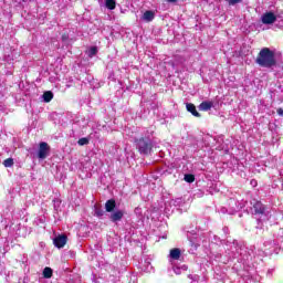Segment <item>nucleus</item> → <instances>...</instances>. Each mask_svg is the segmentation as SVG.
Instances as JSON below:
<instances>
[{
  "mask_svg": "<svg viewBox=\"0 0 283 283\" xmlns=\"http://www.w3.org/2000/svg\"><path fill=\"white\" fill-rule=\"evenodd\" d=\"M255 64L260 65V67H275V65H277V60H275V52L269 48L261 49L256 55Z\"/></svg>",
  "mask_w": 283,
  "mask_h": 283,
  "instance_id": "1",
  "label": "nucleus"
},
{
  "mask_svg": "<svg viewBox=\"0 0 283 283\" xmlns=\"http://www.w3.org/2000/svg\"><path fill=\"white\" fill-rule=\"evenodd\" d=\"M135 143L137 145L139 154H143L144 156H149V154H151V149H154V144L151 143V139L140 137L139 139H135Z\"/></svg>",
  "mask_w": 283,
  "mask_h": 283,
  "instance_id": "2",
  "label": "nucleus"
},
{
  "mask_svg": "<svg viewBox=\"0 0 283 283\" xmlns=\"http://www.w3.org/2000/svg\"><path fill=\"white\" fill-rule=\"evenodd\" d=\"M50 155V145L45 142H41L39 145V150H38V158L41 160H45L48 156Z\"/></svg>",
  "mask_w": 283,
  "mask_h": 283,
  "instance_id": "3",
  "label": "nucleus"
},
{
  "mask_svg": "<svg viewBox=\"0 0 283 283\" xmlns=\"http://www.w3.org/2000/svg\"><path fill=\"white\" fill-rule=\"evenodd\" d=\"M275 21H277V15L271 11L262 15V23H264V25H271L275 23Z\"/></svg>",
  "mask_w": 283,
  "mask_h": 283,
  "instance_id": "4",
  "label": "nucleus"
},
{
  "mask_svg": "<svg viewBox=\"0 0 283 283\" xmlns=\"http://www.w3.org/2000/svg\"><path fill=\"white\" fill-rule=\"evenodd\" d=\"M53 244L56 249H63L65 244H67V235L66 234H59L53 239Z\"/></svg>",
  "mask_w": 283,
  "mask_h": 283,
  "instance_id": "5",
  "label": "nucleus"
},
{
  "mask_svg": "<svg viewBox=\"0 0 283 283\" xmlns=\"http://www.w3.org/2000/svg\"><path fill=\"white\" fill-rule=\"evenodd\" d=\"M255 216H264L266 207L261 201H255L253 205Z\"/></svg>",
  "mask_w": 283,
  "mask_h": 283,
  "instance_id": "6",
  "label": "nucleus"
},
{
  "mask_svg": "<svg viewBox=\"0 0 283 283\" xmlns=\"http://www.w3.org/2000/svg\"><path fill=\"white\" fill-rule=\"evenodd\" d=\"M125 216V211L123 210H116L109 216L111 222H120L123 220V217Z\"/></svg>",
  "mask_w": 283,
  "mask_h": 283,
  "instance_id": "7",
  "label": "nucleus"
},
{
  "mask_svg": "<svg viewBox=\"0 0 283 283\" xmlns=\"http://www.w3.org/2000/svg\"><path fill=\"white\" fill-rule=\"evenodd\" d=\"M213 108V102L211 101H203L198 106L199 112H209Z\"/></svg>",
  "mask_w": 283,
  "mask_h": 283,
  "instance_id": "8",
  "label": "nucleus"
},
{
  "mask_svg": "<svg viewBox=\"0 0 283 283\" xmlns=\"http://www.w3.org/2000/svg\"><path fill=\"white\" fill-rule=\"evenodd\" d=\"M186 109L187 112H189L190 114H192V116H195V118H200L202 115L198 112V109L196 108V105L192 103H187L186 104Z\"/></svg>",
  "mask_w": 283,
  "mask_h": 283,
  "instance_id": "9",
  "label": "nucleus"
},
{
  "mask_svg": "<svg viewBox=\"0 0 283 283\" xmlns=\"http://www.w3.org/2000/svg\"><path fill=\"white\" fill-rule=\"evenodd\" d=\"M114 209H116V200L109 199L105 202V211L107 213H113Z\"/></svg>",
  "mask_w": 283,
  "mask_h": 283,
  "instance_id": "10",
  "label": "nucleus"
},
{
  "mask_svg": "<svg viewBox=\"0 0 283 283\" xmlns=\"http://www.w3.org/2000/svg\"><path fill=\"white\" fill-rule=\"evenodd\" d=\"M143 19L144 21H147V23H150V21L156 19V13L151 10H147L144 12Z\"/></svg>",
  "mask_w": 283,
  "mask_h": 283,
  "instance_id": "11",
  "label": "nucleus"
},
{
  "mask_svg": "<svg viewBox=\"0 0 283 283\" xmlns=\"http://www.w3.org/2000/svg\"><path fill=\"white\" fill-rule=\"evenodd\" d=\"M180 255H181L180 249L174 248L170 250L171 260H180Z\"/></svg>",
  "mask_w": 283,
  "mask_h": 283,
  "instance_id": "12",
  "label": "nucleus"
},
{
  "mask_svg": "<svg viewBox=\"0 0 283 283\" xmlns=\"http://www.w3.org/2000/svg\"><path fill=\"white\" fill-rule=\"evenodd\" d=\"M52 98H54V93H52V91H46L43 93L44 103H50Z\"/></svg>",
  "mask_w": 283,
  "mask_h": 283,
  "instance_id": "13",
  "label": "nucleus"
},
{
  "mask_svg": "<svg viewBox=\"0 0 283 283\" xmlns=\"http://www.w3.org/2000/svg\"><path fill=\"white\" fill-rule=\"evenodd\" d=\"M54 271L52 270V268H44L42 275L43 277H45L46 280H50V277H52Z\"/></svg>",
  "mask_w": 283,
  "mask_h": 283,
  "instance_id": "14",
  "label": "nucleus"
},
{
  "mask_svg": "<svg viewBox=\"0 0 283 283\" xmlns=\"http://www.w3.org/2000/svg\"><path fill=\"white\" fill-rule=\"evenodd\" d=\"M107 10H116V0H105Z\"/></svg>",
  "mask_w": 283,
  "mask_h": 283,
  "instance_id": "15",
  "label": "nucleus"
},
{
  "mask_svg": "<svg viewBox=\"0 0 283 283\" xmlns=\"http://www.w3.org/2000/svg\"><path fill=\"white\" fill-rule=\"evenodd\" d=\"M184 180L186 181V182H196V176H193V175H191V174H187V175H185V177H184Z\"/></svg>",
  "mask_w": 283,
  "mask_h": 283,
  "instance_id": "16",
  "label": "nucleus"
},
{
  "mask_svg": "<svg viewBox=\"0 0 283 283\" xmlns=\"http://www.w3.org/2000/svg\"><path fill=\"white\" fill-rule=\"evenodd\" d=\"M77 145H80V147H83L84 145H90V139L87 137H82L77 140Z\"/></svg>",
  "mask_w": 283,
  "mask_h": 283,
  "instance_id": "17",
  "label": "nucleus"
},
{
  "mask_svg": "<svg viewBox=\"0 0 283 283\" xmlns=\"http://www.w3.org/2000/svg\"><path fill=\"white\" fill-rule=\"evenodd\" d=\"M96 54H98V48L92 46V48L88 50V56L92 59V56H96Z\"/></svg>",
  "mask_w": 283,
  "mask_h": 283,
  "instance_id": "18",
  "label": "nucleus"
},
{
  "mask_svg": "<svg viewBox=\"0 0 283 283\" xmlns=\"http://www.w3.org/2000/svg\"><path fill=\"white\" fill-rule=\"evenodd\" d=\"M3 165H4V167H13V166H14V159H13L12 157L7 158V159L3 161Z\"/></svg>",
  "mask_w": 283,
  "mask_h": 283,
  "instance_id": "19",
  "label": "nucleus"
},
{
  "mask_svg": "<svg viewBox=\"0 0 283 283\" xmlns=\"http://www.w3.org/2000/svg\"><path fill=\"white\" fill-rule=\"evenodd\" d=\"M95 216H97V218H103V216H105V211L103 209H96Z\"/></svg>",
  "mask_w": 283,
  "mask_h": 283,
  "instance_id": "20",
  "label": "nucleus"
},
{
  "mask_svg": "<svg viewBox=\"0 0 283 283\" xmlns=\"http://www.w3.org/2000/svg\"><path fill=\"white\" fill-rule=\"evenodd\" d=\"M235 3H242V0H229V6H235Z\"/></svg>",
  "mask_w": 283,
  "mask_h": 283,
  "instance_id": "21",
  "label": "nucleus"
},
{
  "mask_svg": "<svg viewBox=\"0 0 283 283\" xmlns=\"http://www.w3.org/2000/svg\"><path fill=\"white\" fill-rule=\"evenodd\" d=\"M276 113L279 114V116H283V108H277Z\"/></svg>",
  "mask_w": 283,
  "mask_h": 283,
  "instance_id": "22",
  "label": "nucleus"
},
{
  "mask_svg": "<svg viewBox=\"0 0 283 283\" xmlns=\"http://www.w3.org/2000/svg\"><path fill=\"white\" fill-rule=\"evenodd\" d=\"M62 41H67V34L62 35Z\"/></svg>",
  "mask_w": 283,
  "mask_h": 283,
  "instance_id": "23",
  "label": "nucleus"
},
{
  "mask_svg": "<svg viewBox=\"0 0 283 283\" xmlns=\"http://www.w3.org/2000/svg\"><path fill=\"white\" fill-rule=\"evenodd\" d=\"M168 3H176L178 0H166Z\"/></svg>",
  "mask_w": 283,
  "mask_h": 283,
  "instance_id": "24",
  "label": "nucleus"
}]
</instances>
